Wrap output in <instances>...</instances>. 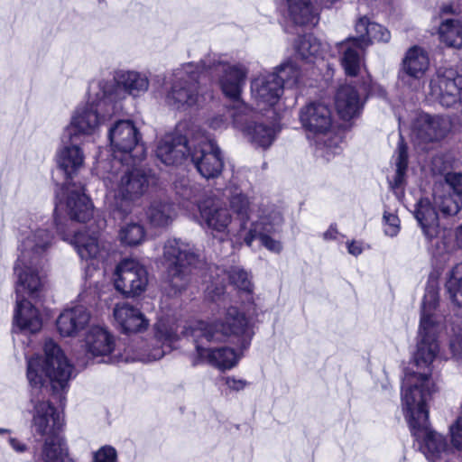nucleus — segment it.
<instances>
[{"label": "nucleus", "mask_w": 462, "mask_h": 462, "mask_svg": "<svg viewBox=\"0 0 462 462\" xmlns=\"http://www.w3.org/2000/svg\"><path fill=\"white\" fill-rule=\"evenodd\" d=\"M43 357L28 360L27 378L32 385L28 412L32 414V425L44 440L34 450V462H74L68 457V448L60 434L62 414L45 398L42 388L47 383L54 390L64 389L70 378L72 367L60 346L47 339L43 346Z\"/></svg>", "instance_id": "nucleus-1"}, {"label": "nucleus", "mask_w": 462, "mask_h": 462, "mask_svg": "<svg viewBox=\"0 0 462 462\" xmlns=\"http://www.w3.org/2000/svg\"><path fill=\"white\" fill-rule=\"evenodd\" d=\"M182 334L194 339V365L206 363L226 370L236 366L241 356L229 346L206 347L199 339L204 338L208 343H232L243 351L249 346L254 330L246 315L236 307L230 306L221 317L211 322L197 321L185 327Z\"/></svg>", "instance_id": "nucleus-2"}, {"label": "nucleus", "mask_w": 462, "mask_h": 462, "mask_svg": "<svg viewBox=\"0 0 462 462\" xmlns=\"http://www.w3.org/2000/svg\"><path fill=\"white\" fill-rule=\"evenodd\" d=\"M142 161L115 157L97 162L96 169L106 189V202L118 217L132 212L153 179L151 170L141 165Z\"/></svg>", "instance_id": "nucleus-3"}, {"label": "nucleus", "mask_w": 462, "mask_h": 462, "mask_svg": "<svg viewBox=\"0 0 462 462\" xmlns=\"http://www.w3.org/2000/svg\"><path fill=\"white\" fill-rule=\"evenodd\" d=\"M431 397V383L426 377L408 375L404 380L402 409L420 451L430 462H440L452 451L443 435L429 422L427 402Z\"/></svg>", "instance_id": "nucleus-4"}, {"label": "nucleus", "mask_w": 462, "mask_h": 462, "mask_svg": "<svg viewBox=\"0 0 462 462\" xmlns=\"http://www.w3.org/2000/svg\"><path fill=\"white\" fill-rule=\"evenodd\" d=\"M113 90L114 86L104 79L89 85L88 101L75 108L63 129L65 140L83 142L99 133L100 127L119 112V106L111 103L116 97Z\"/></svg>", "instance_id": "nucleus-5"}, {"label": "nucleus", "mask_w": 462, "mask_h": 462, "mask_svg": "<svg viewBox=\"0 0 462 462\" xmlns=\"http://www.w3.org/2000/svg\"><path fill=\"white\" fill-rule=\"evenodd\" d=\"M300 121L309 134L324 138L321 149L328 160L340 152L341 138L332 134L334 118L328 105L319 101L307 104L300 111Z\"/></svg>", "instance_id": "nucleus-6"}, {"label": "nucleus", "mask_w": 462, "mask_h": 462, "mask_svg": "<svg viewBox=\"0 0 462 462\" xmlns=\"http://www.w3.org/2000/svg\"><path fill=\"white\" fill-rule=\"evenodd\" d=\"M163 258L169 283L176 291L184 290L190 281L191 268L199 263L194 246L180 239H169L163 247Z\"/></svg>", "instance_id": "nucleus-7"}, {"label": "nucleus", "mask_w": 462, "mask_h": 462, "mask_svg": "<svg viewBox=\"0 0 462 462\" xmlns=\"http://www.w3.org/2000/svg\"><path fill=\"white\" fill-rule=\"evenodd\" d=\"M206 69L200 64L187 63L174 72V80L167 92L165 102L176 109H186L199 102V79Z\"/></svg>", "instance_id": "nucleus-8"}, {"label": "nucleus", "mask_w": 462, "mask_h": 462, "mask_svg": "<svg viewBox=\"0 0 462 462\" xmlns=\"http://www.w3.org/2000/svg\"><path fill=\"white\" fill-rule=\"evenodd\" d=\"M284 222L282 211L273 205H266L259 209L257 219L251 222L244 236V241L251 246L255 239L270 252L280 254L282 245L280 240L273 237L278 233Z\"/></svg>", "instance_id": "nucleus-9"}, {"label": "nucleus", "mask_w": 462, "mask_h": 462, "mask_svg": "<svg viewBox=\"0 0 462 462\" xmlns=\"http://www.w3.org/2000/svg\"><path fill=\"white\" fill-rule=\"evenodd\" d=\"M55 224L60 234H63L60 215L66 214L71 220L86 222L93 216V206L80 185L68 181L57 192Z\"/></svg>", "instance_id": "nucleus-10"}, {"label": "nucleus", "mask_w": 462, "mask_h": 462, "mask_svg": "<svg viewBox=\"0 0 462 462\" xmlns=\"http://www.w3.org/2000/svg\"><path fill=\"white\" fill-rule=\"evenodd\" d=\"M152 341L142 343L134 350V359L143 363L159 360L180 339L177 321L171 317H161L154 324Z\"/></svg>", "instance_id": "nucleus-11"}, {"label": "nucleus", "mask_w": 462, "mask_h": 462, "mask_svg": "<svg viewBox=\"0 0 462 462\" xmlns=\"http://www.w3.org/2000/svg\"><path fill=\"white\" fill-rule=\"evenodd\" d=\"M72 244L79 257L88 263L85 272L86 280L89 281V285L97 283L98 280L92 281V278L103 275L99 266L108 253L106 243L99 238L97 231L82 230L75 234Z\"/></svg>", "instance_id": "nucleus-12"}, {"label": "nucleus", "mask_w": 462, "mask_h": 462, "mask_svg": "<svg viewBox=\"0 0 462 462\" xmlns=\"http://www.w3.org/2000/svg\"><path fill=\"white\" fill-rule=\"evenodd\" d=\"M108 138L113 148V157L123 161L143 160L145 148L141 143V134L131 120H118L108 131Z\"/></svg>", "instance_id": "nucleus-13"}, {"label": "nucleus", "mask_w": 462, "mask_h": 462, "mask_svg": "<svg viewBox=\"0 0 462 462\" xmlns=\"http://www.w3.org/2000/svg\"><path fill=\"white\" fill-rule=\"evenodd\" d=\"M190 143L192 149L189 156L199 173L207 180L217 178L224 168L219 147L208 136L199 131L192 133Z\"/></svg>", "instance_id": "nucleus-14"}, {"label": "nucleus", "mask_w": 462, "mask_h": 462, "mask_svg": "<svg viewBox=\"0 0 462 462\" xmlns=\"http://www.w3.org/2000/svg\"><path fill=\"white\" fill-rule=\"evenodd\" d=\"M440 326L430 325L425 321L420 324L418 332L417 349L414 353L413 359L418 369H427V372L420 373L419 371L407 372L402 380V386H404V380L408 375L415 374L418 377H426L431 383V393L435 391L434 383L430 378V365L437 357L439 346L438 342V334ZM403 397V387H402V398Z\"/></svg>", "instance_id": "nucleus-15"}, {"label": "nucleus", "mask_w": 462, "mask_h": 462, "mask_svg": "<svg viewBox=\"0 0 462 462\" xmlns=\"http://www.w3.org/2000/svg\"><path fill=\"white\" fill-rule=\"evenodd\" d=\"M236 109L230 116L234 128L240 131L252 143L268 148L275 139L274 129L256 122L257 112L251 109L245 103H236Z\"/></svg>", "instance_id": "nucleus-16"}, {"label": "nucleus", "mask_w": 462, "mask_h": 462, "mask_svg": "<svg viewBox=\"0 0 462 462\" xmlns=\"http://www.w3.org/2000/svg\"><path fill=\"white\" fill-rule=\"evenodd\" d=\"M199 224L214 237L224 239L235 235L231 229L232 216L226 205L216 197H208L198 203Z\"/></svg>", "instance_id": "nucleus-17"}, {"label": "nucleus", "mask_w": 462, "mask_h": 462, "mask_svg": "<svg viewBox=\"0 0 462 462\" xmlns=\"http://www.w3.org/2000/svg\"><path fill=\"white\" fill-rule=\"evenodd\" d=\"M79 301L64 309L57 318V331L63 337L82 338L93 324L91 311L86 305L90 302L88 295L80 293Z\"/></svg>", "instance_id": "nucleus-18"}, {"label": "nucleus", "mask_w": 462, "mask_h": 462, "mask_svg": "<svg viewBox=\"0 0 462 462\" xmlns=\"http://www.w3.org/2000/svg\"><path fill=\"white\" fill-rule=\"evenodd\" d=\"M53 244V235L47 227L33 223L21 229L17 260L43 263Z\"/></svg>", "instance_id": "nucleus-19"}, {"label": "nucleus", "mask_w": 462, "mask_h": 462, "mask_svg": "<svg viewBox=\"0 0 462 462\" xmlns=\"http://www.w3.org/2000/svg\"><path fill=\"white\" fill-rule=\"evenodd\" d=\"M208 70L214 74H221L219 78L221 89L224 95L232 101V105L227 109L228 116L230 117L232 112L236 110V103L243 102L240 99V95L245 86L248 71L243 65H231L222 61H214L213 63L206 64L204 72Z\"/></svg>", "instance_id": "nucleus-20"}, {"label": "nucleus", "mask_w": 462, "mask_h": 462, "mask_svg": "<svg viewBox=\"0 0 462 462\" xmlns=\"http://www.w3.org/2000/svg\"><path fill=\"white\" fill-rule=\"evenodd\" d=\"M115 287L126 296L143 293L148 284V273L143 264L134 259H124L116 266Z\"/></svg>", "instance_id": "nucleus-21"}, {"label": "nucleus", "mask_w": 462, "mask_h": 462, "mask_svg": "<svg viewBox=\"0 0 462 462\" xmlns=\"http://www.w3.org/2000/svg\"><path fill=\"white\" fill-rule=\"evenodd\" d=\"M450 130L451 122L448 117L420 114L413 124L412 137L417 145L427 149V145L444 140Z\"/></svg>", "instance_id": "nucleus-22"}, {"label": "nucleus", "mask_w": 462, "mask_h": 462, "mask_svg": "<svg viewBox=\"0 0 462 462\" xmlns=\"http://www.w3.org/2000/svg\"><path fill=\"white\" fill-rule=\"evenodd\" d=\"M430 67L428 52L420 46H412L405 52L399 74L402 85L419 90L424 85L423 78Z\"/></svg>", "instance_id": "nucleus-23"}, {"label": "nucleus", "mask_w": 462, "mask_h": 462, "mask_svg": "<svg viewBox=\"0 0 462 462\" xmlns=\"http://www.w3.org/2000/svg\"><path fill=\"white\" fill-rule=\"evenodd\" d=\"M210 284L207 291L213 300H217L225 292L224 282L228 279L237 290L250 293L253 291V282L250 275L239 266H231L228 270L218 266L209 267Z\"/></svg>", "instance_id": "nucleus-24"}, {"label": "nucleus", "mask_w": 462, "mask_h": 462, "mask_svg": "<svg viewBox=\"0 0 462 462\" xmlns=\"http://www.w3.org/2000/svg\"><path fill=\"white\" fill-rule=\"evenodd\" d=\"M87 356L98 362H107L116 348V338L110 330L93 323L84 333L81 339Z\"/></svg>", "instance_id": "nucleus-25"}, {"label": "nucleus", "mask_w": 462, "mask_h": 462, "mask_svg": "<svg viewBox=\"0 0 462 462\" xmlns=\"http://www.w3.org/2000/svg\"><path fill=\"white\" fill-rule=\"evenodd\" d=\"M43 263L16 260L14 272L16 277V299L36 296L43 285Z\"/></svg>", "instance_id": "nucleus-26"}, {"label": "nucleus", "mask_w": 462, "mask_h": 462, "mask_svg": "<svg viewBox=\"0 0 462 462\" xmlns=\"http://www.w3.org/2000/svg\"><path fill=\"white\" fill-rule=\"evenodd\" d=\"M431 95L449 107L462 100V75L453 69H439L430 81Z\"/></svg>", "instance_id": "nucleus-27"}, {"label": "nucleus", "mask_w": 462, "mask_h": 462, "mask_svg": "<svg viewBox=\"0 0 462 462\" xmlns=\"http://www.w3.org/2000/svg\"><path fill=\"white\" fill-rule=\"evenodd\" d=\"M106 82L114 86L113 91L116 92V97L111 103L117 105L119 111L121 110L119 102L126 94L134 97H140L148 90L150 85L149 78L145 73L125 69L115 73L114 81L106 80Z\"/></svg>", "instance_id": "nucleus-28"}, {"label": "nucleus", "mask_w": 462, "mask_h": 462, "mask_svg": "<svg viewBox=\"0 0 462 462\" xmlns=\"http://www.w3.org/2000/svg\"><path fill=\"white\" fill-rule=\"evenodd\" d=\"M252 98L262 112L274 106L282 93V86L275 73H264L251 83Z\"/></svg>", "instance_id": "nucleus-29"}, {"label": "nucleus", "mask_w": 462, "mask_h": 462, "mask_svg": "<svg viewBox=\"0 0 462 462\" xmlns=\"http://www.w3.org/2000/svg\"><path fill=\"white\" fill-rule=\"evenodd\" d=\"M177 132L166 134L158 143L156 156L166 165L180 162L192 149V135L187 139Z\"/></svg>", "instance_id": "nucleus-30"}, {"label": "nucleus", "mask_w": 462, "mask_h": 462, "mask_svg": "<svg viewBox=\"0 0 462 462\" xmlns=\"http://www.w3.org/2000/svg\"><path fill=\"white\" fill-rule=\"evenodd\" d=\"M229 208L239 220L240 231H246L250 219L251 200L240 184L239 174H234L225 189Z\"/></svg>", "instance_id": "nucleus-31"}, {"label": "nucleus", "mask_w": 462, "mask_h": 462, "mask_svg": "<svg viewBox=\"0 0 462 462\" xmlns=\"http://www.w3.org/2000/svg\"><path fill=\"white\" fill-rule=\"evenodd\" d=\"M60 147L57 151L56 161L59 168L68 178H72L84 165L85 155L79 140H65L60 136Z\"/></svg>", "instance_id": "nucleus-32"}, {"label": "nucleus", "mask_w": 462, "mask_h": 462, "mask_svg": "<svg viewBox=\"0 0 462 462\" xmlns=\"http://www.w3.org/2000/svg\"><path fill=\"white\" fill-rule=\"evenodd\" d=\"M114 317L125 333H140L149 327V319L138 308L129 303L116 304Z\"/></svg>", "instance_id": "nucleus-33"}, {"label": "nucleus", "mask_w": 462, "mask_h": 462, "mask_svg": "<svg viewBox=\"0 0 462 462\" xmlns=\"http://www.w3.org/2000/svg\"><path fill=\"white\" fill-rule=\"evenodd\" d=\"M14 328L24 333H36L42 327V319L37 308L26 299H16L14 314Z\"/></svg>", "instance_id": "nucleus-34"}, {"label": "nucleus", "mask_w": 462, "mask_h": 462, "mask_svg": "<svg viewBox=\"0 0 462 462\" xmlns=\"http://www.w3.org/2000/svg\"><path fill=\"white\" fill-rule=\"evenodd\" d=\"M341 53V64L348 76H356L363 65V53L366 49L356 37H350L337 44Z\"/></svg>", "instance_id": "nucleus-35"}, {"label": "nucleus", "mask_w": 462, "mask_h": 462, "mask_svg": "<svg viewBox=\"0 0 462 462\" xmlns=\"http://www.w3.org/2000/svg\"><path fill=\"white\" fill-rule=\"evenodd\" d=\"M335 105L338 115L343 119L349 120L362 109L361 94L351 85L341 86L336 94Z\"/></svg>", "instance_id": "nucleus-36"}, {"label": "nucleus", "mask_w": 462, "mask_h": 462, "mask_svg": "<svg viewBox=\"0 0 462 462\" xmlns=\"http://www.w3.org/2000/svg\"><path fill=\"white\" fill-rule=\"evenodd\" d=\"M145 217L153 228H165L172 224L177 211L172 203L165 199H154L147 207Z\"/></svg>", "instance_id": "nucleus-37"}, {"label": "nucleus", "mask_w": 462, "mask_h": 462, "mask_svg": "<svg viewBox=\"0 0 462 462\" xmlns=\"http://www.w3.org/2000/svg\"><path fill=\"white\" fill-rule=\"evenodd\" d=\"M356 38L367 48L374 42H388L391 39L389 30L383 25L371 22L366 16L360 17L356 24Z\"/></svg>", "instance_id": "nucleus-38"}, {"label": "nucleus", "mask_w": 462, "mask_h": 462, "mask_svg": "<svg viewBox=\"0 0 462 462\" xmlns=\"http://www.w3.org/2000/svg\"><path fill=\"white\" fill-rule=\"evenodd\" d=\"M292 22L300 25H314L319 21L318 9L310 0H282Z\"/></svg>", "instance_id": "nucleus-39"}, {"label": "nucleus", "mask_w": 462, "mask_h": 462, "mask_svg": "<svg viewBox=\"0 0 462 462\" xmlns=\"http://www.w3.org/2000/svg\"><path fill=\"white\" fill-rule=\"evenodd\" d=\"M414 216L428 239L438 236V214L428 199H420L418 202Z\"/></svg>", "instance_id": "nucleus-40"}, {"label": "nucleus", "mask_w": 462, "mask_h": 462, "mask_svg": "<svg viewBox=\"0 0 462 462\" xmlns=\"http://www.w3.org/2000/svg\"><path fill=\"white\" fill-rule=\"evenodd\" d=\"M431 165L432 171L435 173L445 175V182L453 191V194L456 197L462 199V172H446L449 166V162L445 160L443 155L434 157Z\"/></svg>", "instance_id": "nucleus-41"}, {"label": "nucleus", "mask_w": 462, "mask_h": 462, "mask_svg": "<svg viewBox=\"0 0 462 462\" xmlns=\"http://www.w3.org/2000/svg\"><path fill=\"white\" fill-rule=\"evenodd\" d=\"M445 289L449 300L462 307V263L456 264L446 274Z\"/></svg>", "instance_id": "nucleus-42"}, {"label": "nucleus", "mask_w": 462, "mask_h": 462, "mask_svg": "<svg viewBox=\"0 0 462 462\" xmlns=\"http://www.w3.org/2000/svg\"><path fill=\"white\" fill-rule=\"evenodd\" d=\"M439 38L447 46L462 47V23L457 20H447L439 27Z\"/></svg>", "instance_id": "nucleus-43"}, {"label": "nucleus", "mask_w": 462, "mask_h": 462, "mask_svg": "<svg viewBox=\"0 0 462 462\" xmlns=\"http://www.w3.org/2000/svg\"><path fill=\"white\" fill-rule=\"evenodd\" d=\"M295 50L298 55L306 60L318 57L322 51V44L317 37L312 34L300 36L295 42Z\"/></svg>", "instance_id": "nucleus-44"}, {"label": "nucleus", "mask_w": 462, "mask_h": 462, "mask_svg": "<svg viewBox=\"0 0 462 462\" xmlns=\"http://www.w3.org/2000/svg\"><path fill=\"white\" fill-rule=\"evenodd\" d=\"M439 303V292L434 287L427 289L422 300L420 323L426 320L427 323L435 326H440L435 314V310Z\"/></svg>", "instance_id": "nucleus-45"}, {"label": "nucleus", "mask_w": 462, "mask_h": 462, "mask_svg": "<svg viewBox=\"0 0 462 462\" xmlns=\"http://www.w3.org/2000/svg\"><path fill=\"white\" fill-rule=\"evenodd\" d=\"M118 237L122 244L135 246L144 241L145 229L139 222H127L121 226Z\"/></svg>", "instance_id": "nucleus-46"}, {"label": "nucleus", "mask_w": 462, "mask_h": 462, "mask_svg": "<svg viewBox=\"0 0 462 462\" xmlns=\"http://www.w3.org/2000/svg\"><path fill=\"white\" fill-rule=\"evenodd\" d=\"M282 86L287 88H298L302 82V73L300 68L292 61L282 64L274 72Z\"/></svg>", "instance_id": "nucleus-47"}, {"label": "nucleus", "mask_w": 462, "mask_h": 462, "mask_svg": "<svg viewBox=\"0 0 462 462\" xmlns=\"http://www.w3.org/2000/svg\"><path fill=\"white\" fill-rule=\"evenodd\" d=\"M176 193L183 199L188 201H195L197 204L200 201L198 200L202 188L199 184L189 180V179H180L175 182Z\"/></svg>", "instance_id": "nucleus-48"}, {"label": "nucleus", "mask_w": 462, "mask_h": 462, "mask_svg": "<svg viewBox=\"0 0 462 462\" xmlns=\"http://www.w3.org/2000/svg\"><path fill=\"white\" fill-rule=\"evenodd\" d=\"M434 204L439 210L446 216H453L458 213L462 207V199L450 195H435Z\"/></svg>", "instance_id": "nucleus-49"}, {"label": "nucleus", "mask_w": 462, "mask_h": 462, "mask_svg": "<svg viewBox=\"0 0 462 462\" xmlns=\"http://www.w3.org/2000/svg\"><path fill=\"white\" fill-rule=\"evenodd\" d=\"M396 173L394 177V185L399 187L402 184L404 175L408 165V154L406 146L401 142L398 146L397 157L395 161Z\"/></svg>", "instance_id": "nucleus-50"}, {"label": "nucleus", "mask_w": 462, "mask_h": 462, "mask_svg": "<svg viewBox=\"0 0 462 462\" xmlns=\"http://www.w3.org/2000/svg\"><path fill=\"white\" fill-rule=\"evenodd\" d=\"M449 438L452 449L462 451V414L449 426Z\"/></svg>", "instance_id": "nucleus-51"}, {"label": "nucleus", "mask_w": 462, "mask_h": 462, "mask_svg": "<svg viewBox=\"0 0 462 462\" xmlns=\"http://www.w3.org/2000/svg\"><path fill=\"white\" fill-rule=\"evenodd\" d=\"M383 232L386 236L394 237L401 229L399 217L391 212L384 211L383 216Z\"/></svg>", "instance_id": "nucleus-52"}, {"label": "nucleus", "mask_w": 462, "mask_h": 462, "mask_svg": "<svg viewBox=\"0 0 462 462\" xmlns=\"http://www.w3.org/2000/svg\"><path fill=\"white\" fill-rule=\"evenodd\" d=\"M91 462H117V452L112 446H103L93 452Z\"/></svg>", "instance_id": "nucleus-53"}, {"label": "nucleus", "mask_w": 462, "mask_h": 462, "mask_svg": "<svg viewBox=\"0 0 462 462\" xmlns=\"http://www.w3.org/2000/svg\"><path fill=\"white\" fill-rule=\"evenodd\" d=\"M223 381L225 386L230 392L243 391L249 384L247 381L235 376H226Z\"/></svg>", "instance_id": "nucleus-54"}, {"label": "nucleus", "mask_w": 462, "mask_h": 462, "mask_svg": "<svg viewBox=\"0 0 462 462\" xmlns=\"http://www.w3.org/2000/svg\"><path fill=\"white\" fill-rule=\"evenodd\" d=\"M450 350L457 360H462V331L451 339Z\"/></svg>", "instance_id": "nucleus-55"}, {"label": "nucleus", "mask_w": 462, "mask_h": 462, "mask_svg": "<svg viewBox=\"0 0 462 462\" xmlns=\"http://www.w3.org/2000/svg\"><path fill=\"white\" fill-rule=\"evenodd\" d=\"M228 119L224 115H217L209 119V127L214 130H223L228 125Z\"/></svg>", "instance_id": "nucleus-56"}, {"label": "nucleus", "mask_w": 462, "mask_h": 462, "mask_svg": "<svg viewBox=\"0 0 462 462\" xmlns=\"http://www.w3.org/2000/svg\"><path fill=\"white\" fill-rule=\"evenodd\" d=\"M347 252L354 255L358 256L363 253V245L359 241H349L346 243Z\"/></svg>", "instance_id": "nucleus-57"}, {"label": "nucleus", "mask_w": 462, "mask_h": 462, "mask_svg": "<svg viewBox=\"0 0 462 462\" xmlns=\"http://www.w3.org/2000/svg\"><path fill=\"white\" fill-rule=\"evenodd\" d=\"M9 443L11 445V447L16 451V452H19V453H23L26 450V446L25 444L20 442L18 439H14V438H11L9 439Z\"/></svg>", "instance_id": "nucleus-58"}, {"label": "nucleus", "mask_w": 462, "mask_h": 462, "mask_svg": "<svg viewBox=\"0 0 462 462\" xmlns=\"http://www.w3.org/2000/svg\"><path fill=\"white\" fill-rule=\"evenodd\" d=\"M337 229L335 226H330L328 229L323 234V238L325 240H335L337 239Z\"/></svg>", "instance_id": "nucleus-59"}, {"label": "nucleus", "mask_w": 462, "mask_h": 462, "mask_svg": "<svg viewBox=\"0 0 462 462\" xmlns=\"http://www.w3.org/2000/svg\"><path fill=\"white\" fill-rule=\"evenodd\" d=\"M456 239L457 245L462 249V225L457 228Z\"/></svg>", "instance_id": "nucleus-60"}, {"label": "nucleus", "mask_w": 462, "mask_h": 462, "mask_svg": "<svg viewBox=\"0 0 462 462\" xmlns=\"http://www.w3.org/2000/svg\"><path fill=\"white\" fill-rule=\"evenodd\" d=\"M7 432V430L5 429H0V434Z\"/></svg>", "instance_id": "nucleus-61"}, {"label": "nucleus", "mask_w": 462, "mask_h": 462, "mask_svg": "<svg viewBox=\"0 0 462 462\" xmlns=\"http://www.w3.org/2000/svg\"><path fill=\"white\" fill-rule=\"evenodd\" d=\"M100 3L104 2V0H98Z\"/></svg>", "instance_id": "nucleus-62"}]
</instances>
